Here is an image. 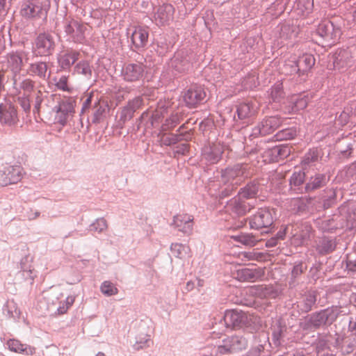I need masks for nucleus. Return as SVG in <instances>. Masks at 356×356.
Returning <instances> with one entry per match:
<instances>
[{
    "label": "nucleus",
    "instance_id": "0e129e2a",
    "mask_svg": "<svg viewBox=\"0 0 356 356\" xmlns=\"http://www.w3.org/2000/svg\"><path fill=\"white\" fill-rule=\"evenodd\" d=\"M143 104V98L142 96H137L132 99L128 101L126 104L129 107L134 113L140 108Z\"/></svg>",
    "mask_w": 356,
    "mask_h": 356
},
{
    "label": "nucleus",
    "instance_id": "a211bd4d",
    "mask_svg": "<svg viewBox=\"0 0 356 356\" xmlns=\"http://www.w3.org/2000/svg\"><path fill=\"white\" fill-rule=\"evenodd\" d=\"M223 320L227 327L236 329L245 324L247 316L241 310L230 309L225 311Z\"/></svg>",
    "mask_w": 356,
    "mask_h": 356
},
{
    "label": "nucleus",
    "instance_id": "0eeeda50",
    "mask_svg": "<svg viewBox=\"0 0 356 356\" xmlns=\"http://www.w3.org/2000/svg\"><path fill=\"white\" fill-rule=\"evenodd\" d=\"M250 228L254 230H265L268 232L269 228L273 225L274 218L271 211L266 207L259 208L248 218Z\"/></svg>",
    "mask_w": 356,
    "mask_h": 356
},
{
    "label": "nucleus",
    "instance_id": "2f4dec72",
    "mask_svg": "<svg viewBox=\"0 0 356 356\" xmlns=\"http://www.w3.org/2000/svg\"><path fill=\"white\" fill-rule=\"evenodd\" d=\"M329 178L325 174L316 173L309 177L305 184V193H309L319 189L328 182Z\"/></svg>",
    "mask_w": 356,
    "mask_h": 356
},
{
    "label": "nucleus",
    "instance_id": "f704fd0d",
    "mask_svg": "<svg viewBox=\"0 0 356 356\" xmlns=\"http://www.w3.org/2000/svg\"><path fill=\"white\" fill-rule=\"evenodd\" d=\"M335 238L323 236L316 245V250L320 255L328 254L335 250L337 248Z\"/></svg>",
    "mask_w": 356,
    "mask_h": 356
},
{
    "label": "nucleus",
    "instance_id": "680f3d73",
    "mask_svg": "<svg viewBox=\"0 0 356 356\" xmlns=\"http://www.w3.org/2000/svg\"><path fill=\"white\" fill-rule=\"evenodd\" d=\"M31 95H22L17 98L19 104L26 113H29L31 111Z\"/></svg>",
    "mask_w": 356,
    "mask_h": 356
},
{
    "label": "nucleus",
    "instance_id": "a19ab883",
    "mask_svg": "<svg viewBox=\"0 0 356 356\" xmlns=\"http://www.w3.org/2000/svg\"><path fill=\"white\" fill-rule=\"evenodd\" d=\"M8 348L13 352L23 353L26 355H31L34 353L35 349L26 344L22 343L17 339H10L7 341Z\"/></svg>",
    "mask_w": 356,
    "mask_h": 356
},
{
    "label": "nucleus",
    "instance_id": "e2e57ef3",
    "mask_svg": "<svg viewBox=\"0 0 356 356\" xmlns=\"http://www.w3.org/2000/svg\"><path fill=\"white\" fill-rule=\"evenodd\" d=\"M33 98L34 99L33 110V114H39L41 104L43 101L42 92L40 90H37L33 94Z\"/></svg>",
    "mask_w": 356,
    "mask_h": 356
},
{
    "label": "nucleus",
    "instance_id": "423d86ee",
    "mask_svg": "<svg viewBox=\"0 0 356 356\" xmlns=\"http://www.w3.org/2000/svg\"><path fill=\"white\" fill-rule=\"evenodd\" d=\"M282 123L283 119L278 115L265 117L252 129L249 138L252 140L258 137L271 134L280 127Z\"/></svg>",
    "mask_w": 356,
    "mask_h": 356
},
{
    "label": "nucleus",
    "instance_id": "ea45409f",
    "mask_svg": "<svg viewBox=\"0 0 356 356\" xmlns=\"http://www.w3.org/2000/svg\"><path fill=\"white\" fill-rule=\"evenodd\" d=\"M18 275L24 280H33L35 275L33 272L31 259L29 256H26L21 259L20 270Z\"/></svg>",
    "mask_w": 356,
    "mask_h": 356
},
{
    "label": "nucleus",
    "instance_id": "dca6fc26",
    "mask_svg": "<svg viewBox=\"0 0 356 356\" xmlns=\"http://www.w3.org/2000/svg\"><path fill=\"white\" fill-rule=\"evenodd\" d=\"M79 56L80 52L77 50L72 48L63 49L57 56L58 67L63 70H70Z\"/></svg>",
    "mask_w": 356,
    "mask_h": 356
},
{
    "label": "nucleus",
    "instance_id": "f3484780",
    "mask_svg": "<svg viewBox=\"0 0 356 356\" xmlns=\"http://www.w3.org/2000/svg\"><path fill=\"white\" fill-rule=\"evenodd\" d=\"M26 73L32 77H37L42 81H47L51 76V70L48 63L37 60L29 63Z\"/></svg>",
    "mask_w": 356,
    "mask_h": 356
},
{
    "label": "nucleus",
    "instance_id": "f03ea898",
    "mask_svg": "<svg viewBox=\"0 0 356 356\" xmlns=\"http://www.w3.org/2000/svg\"><path fill=\"white\" fill-rule=\"evenodd\" d=\"M50 8L49 0H23L20 15L26 19H46Z\"/></svg>",
    "mask_w": 356,
    "mask_h": 356
},
{
    "label": "nucleus",
    "instance_id": "cd10ccee",
    "mask_svg": "<svg viewBox=\"0 0 356 356\" xmlns=\"http://www.w3.org/2000/svg\"><path fill=\"white\" fill-rule=\"evenodd\" d=\"M253 207V204L246 203L243 199L238 197V198L234 197L230 200L225 208L227 211H230L236 216H244Z\"/></svg>",
    "mask_w": 356,
    "mask_h": 356
},
{
    "label": "nucleus",
    "instance_id": "20e7f679",
    "mask_svg": "<svg viewBox=\"0 0 356 356\" xmlns=\"http://www.w3.org/2000/svg\"><path fill=\"white\" fill-rule=\"evenodd\" d=\"M56 46V37L49 32L40 33L32 44L33 56L36 57L49 56L53 54Z\"/></svg>",
    "mask_w": 356,
    "mask_h": 356
},
{
    "label": "nucleus",
    "instance_id": "f257e3e1",
    "mask_svg": "<svg viewBox=\"0 0 356 356\" xmlns=\"http://www.w3.org/2000/svg\"><path fill=\"white\" fill-rule=\"evenodd\" d=\"M341 307L332 305L306 316L300 325L304 330H316L330 327L342 314Z\"/></svg>",
    "mask_w": 356,
    "mask_h": 356
},
{
    "label": "nucleus",
    "instance_id": "f8f14e48",
    "mask_svg": "<svg viewBox=\"0 0 356 356\" xmlns=\"http://www.w3.org/2000/svg\"><path fill=\"white\" fill-rule=\"evenodd\" d=\"M182 97L186 107L195 108L204 102L206 92L202 86L194 84L182 92Z\"/></svg>",
    "mask_w": 356,
    "mask_h": 356
},
{
    "label": "nucleus",
    "instance_id": "b1692460",
    "mask_svg": "<svg viewBox=\"0 0 356 356\" xmlns=\"http://www.w3.org/2000/svg\"><path fill=\"white\" fill-rule=\"evenodd\" d=\"M172 225L179 232L190 235L193 232V218L188 214H178L174 216Z\"/></svg>",
    "mask_w": 356,
    "mask_h": 356
},
{
    "label": "nucleus",
    "instance_id": "1a4fd4ad",
    "mask_svg": "<svg viewBox=\"0 0 356 356\" xmlns=\"http://www.w3.org/2000/svg\"><path fill=\"white\" fill-rule=\"evenodd\" d=\"M146 70L142 62L125 63L120 72V77L128 83H136L143 79Z\"/></svg>",
    "mask_w": 356,
    "mask_h": 356
},
{
    "label": "nucleus",
    "instance_id": "4be33fe9",
    "mask_svg": "<svg viewBox=\"0 0 356 356\" xmlns=\"http://www.w3.org/2000/svg\"><path fill=\"white\" fill-rule=\"evenodd\" d=\"M248 345L246 339L241 336H232L223 340V345L220 346V353H233L245 349Z\"/></svg>",
    "mask_w": 356,
    "mask_h": 356
},
{
    "label": "nucleus",
    "instance_id": "bf43d9fd",
    "mask_svg": "<svg viewBox=\"0 0 356 356\" xmlns=\"http://www.w3.org/2000/svg\"><path fill=\"white\" fill-rule=\"evenodd\" d=\"M236 188V186L231 184H222L217 195L219 196L220 199L228 197L234 194Z\"/></svg>",
    "mask_w": 356,
    "mask_h": 356
},
{
    "label": "nucleus",
    "instance_id": "3c124183",
    "mask_svg": "<svg viewBox=\"0 0 356 356\" xmlns=\"http://www.w3.org/2000/svg\"><path fill=\"white\" fill-rule=\"evenodd\" d=\"M297 135L296 128L290 127L278 131L275 136L276 140H286L293 139Z\"/></svg>",
    "mask_w": 356,
    "mask_h": 356
},
{
    "label": "nucleus",
    "instance_id": "5701e85b",
    "mask_svg": "<svg viewBox=\"0 0 356 356\" xmlns=\"http://www.w3.org/2000/svg\"><path fill=\"white\" fill-rule=\"evenodd\" d=\"M317 294L316 291H309L301 296L296 302V307L300 314H307L316 306Z\"/></svg>",
    "mask_w": 356,
    "mask_h": 356
},
{
    "label": "nucleus",
    "instance_id": "2eb2a0df",
    "mask_svg": "<svg viewBox=\"0 0 356 356\" xmlns=\"http://www.w3.org/2000/svg\"><path fill=\"white\" fill-rule=\"evenodd\" d=\"M19 122L17 111L13 104L10 101H5L0 104V123L1 125L13 127Z\"/></svg>",
    "mask_w": 356,
    "mask_h": 356
},
{
    "label": "nucleus",
    "instance_id": "c9c22d12",
    "mask_svg": "<svg viewBox=\"0 0 356 356\" xmlns=\"http://www.w3.org/2000/svg\"><path fill=\"white\" fill-rule=\"evenodd\" d=\"M13 87L19 93L23 91L22 95H32V92H35V82L30 78L21 79L20 75L17 76V83L13 82Z\"/></svg>",
    "mask_w": 356,
    "mask_h": 356
},
{
    "label": "nucleus",
    "instance_id": "79ce46f5",
    "mask_svg": "<svg viewBox=\"0 0 356 356\" xmlns=\"http://www.w3.org/2000/svg\"><path fill=\"white\" fill-rule=\"evenodd\" d=\"M240 280L246 282H254L263 276V273L259 269L243 268L238 271Z\"/></svg>",
    "mask_w": 356,
    "mask_h": 356
},
{
    "label": "nucleus",
    "instance_id": "09e8293b",
    "mask_svg": "<svg viewBox=\"0 0 356 356\" xmlns=\"http://www.w3.org/2000/svg\"><path fill=\"white\" fill-rule=\"evenodd\" d=\"M156 45L155 50L159 56L165 55L170 49V43L168 42L167 38L165 36H160L158 38L155 42Z\"/></svg>",
    "mask_w": 356,
    "mask_h": 356
},
{
    "label": "nucleus",
    "instance_id": "864d4df0",
    "mask_svg": "<svg viewBox=\"0 0 356 356\" xmlns=\"http://www.w3.org/2000/svg\"><path fill=\"white\" fill-rule=\"evenodd\" d=\"M189 248L181 243H172L170 245V251L172 254L177 257L181 259L187 254Z\"/></svg>",
    "mask_w": 356,
    "mask_h": 356
},
{
    "label": "nucleus",
    "instance_id": "c03bdc74",
    "mask_svg": "<svg viewBox=\"0 0 356 356\" xmlns=\"http://www.w3.org/2000/svg\"><path fill=\"white\" fill-rule=\"evenodd\" d=\"M152 343L149 334L140 333L136 337V342L133 345V348L135 350H140L149 347Z\"/></svg>",
    "mask_w": 356,
    "mask_h": 356
},
{
    "label": "nucleus",
    "instance_id": "c85d7f7f",
    "mask_svg": "<svg viewBox=\"0 0 356 356\" xmlns=\"http://www.w3.org/2000/svg\"><path fill=\"white\" fill-rule=\"evenodd\" d=\"M175 13L174 7L169 3H163L160 6L154 14L156 24L164 25L173 19Z\"/></svg>",
    "mask_w": 356,
    "mask_h": 356
},
{
    "label": "nucleus",
    "instance_id": "393cba45",
    "mask_svg": "<svg viewBox=\"0 0 356 356\" xmlns=\"http://www.w3.org/2000/svg\"><path fill=\"white\" fill-rule=\"evenodd\" d=\"M257 113V108L252 102H242L236 106V111L234 115L233 120L249 121Z\"/></svg>",
    "mask_w": 356,
    "mask_h": 356
},
{
    "label": "nucleus",
    "instance_id": "c756f323",
    "mask_svg": "<svg viewBox=\"0 0 356 356\" xmlns=\"http://www.w3.org/2000/svg\"><path fill=\"white\" fill-rule=\"evenodd\" d=\"M162 118L163 115L160 111H156L151 115H149L148 110L144 111L140 117L136 120V131L140 129V124L144 120L148 119L145 127V131H146L148 129L153 128L158 125Z\"/></svg>",
    "mask_w": 356,
    "mask_h": 356
},
{
    "label": "nucleus",
    "instance_id": "4468645a",
    "mask_svg": "<svg viewBox=\"0 0 356 356\" xmlns=\"http://www.w3.org/2000/svg\"><path fill=\"white\" fill-rule=\"evenodd\" d=\"M64 31L68 36V40L79 44H83L86 40L85 32L86 26L78 22L77 20L72 19L66 22Z\"/></svg>",
    "mask_w": 356,
    "mask_h": 356
},
{
    "label": "nucleus",
    "instance_id": "6e6552de",
    "mask_svg": "<svg viewBox=\"0 0 356 356\" xmlns=\"http://www.w3.org/2000/svg\"><path fill=\"white\" fill-rule=\"evenodd\" d=\"M334 67L340 72H345L351 67H356V47L340 49L334 54Z\"/></svg>",
    "mask_w": 356,
    "mask_h": 356
},
{
    "label": "nucleus",
    "instance_id": "6e6d98bb",
    "mask_svg": "<svg viewBox=\"0 0 356 356\" xmlns=\"http://www.w3.org/2000/svg\"><path fill=\"white\" fill-rule=\"evenodd\" d=\"M101 292L106 296H112L118 293V289L111 281H104L100 286Z\"/></svg>",
    "mask_w": 356,
    "mask_h": 356
},
{
    "label": "nucleus",
    "instance_id": "052dcab7",
    "mask_svg": "<svg viewBox=\"0 0 356 356\" xmlns=\"http://www.w3.org/2000/svg\"><path fill=\"white\" fill-rule=\"evenodd\" d=\"M184 138L183 134H171L168 136H164L162 139L163 145L170 146L175 145L179 141H181Z\"/></svg>",
    "mask_w": 356,
    "mask_h": 356
},
{
    "label": "nucleus",
    "instance_id": "a878e982",
    "mask_svg": "<svg viewBox=\"0 0 356 356\" xmlns=\"http://www.w3.org/2000/svg\"><path fill=\"white\" fill-rule=\"evenodd\" d=\"M265 154L266 156L269 159L270 162H279L290 155L291 148L286 144H282L268 149Z\"/></svg>",
    "mask_w": 356,
    "mask_h": 356
},
{
    "label": "nucleus",
    "instance_id": "5fc2aeb1",
    "mask_svg": "<svg viewBox=\"0 0 356 356\" xmlns=\"http://www.w3.org/2000/svg\"><path fill=\"white\" fill-rule=\"evenodd\" d=\"M325 195L323 197V205L325 209L331 207L336 202L337 194L333 188L325 191Z\"/></svg>",
    "mask_w": 356,
    "mask_h": 356
},
{
    "label": "nucleus",
    "instance_id": "6ab92c4d",
    "mask_svg": "<svg viewBox=\"0 0 356 356\" xmlns=\"http://www.w3.org/2000/svg\"><path fill=\"white\" fill-rule=\"evenodd\" d=\"M22 178V169L19 165L7 166L0 171V185L7 186L17 183Z\"/></svg>",
    "mask_w": 356,
    "mask_h": 356
},
{
    "label": "nucleus",
    "instance_id": "7c9ffc66",
    "mask_svg": "<svg viewBox=\"0 0 356 356\" xmlns=\"http://www.w3.org/2000/svg\"><path fill=\"white\" fill-rule=\"evenodd\" d=\"M260 190V184L258 181L253 180L247 183L238 191L237 195L240 199H255L258 196Z\"/></svg>",
    "mask_w": 356,
    "mask_h": 356
},
{
    "label": "nucleus",
    "instance_id": "473e14b6",
    "mask_svg": "<svg viewBox=\"0 0 356 356\" xmlns=\"http://www.w3.org/2000/svg\"><path fill=\"white\" fill-rule=\"evenodd\" d=\"M168 65L172 72L175 73V75H176V73L184 72L191 67V63L181 53L175 54Z\"/></svg>",
    "mask_w": 356,
    "mask_h": 356
},
{
    "label": "nucleus",
    "instance_id": "de8ad7c7",
    "mask_svg": "<svg viewBox=\"0 0 356 356\" xmlns=\"http://www.w3.org/2000/svg\"><path fill=\"white\" fill-rule=\"evenodd\" d=\"M299 70L296 57H291L286 60L282 68V73L285 74H298L299 75Z\"/></svg>",
    "mask_w": 356,
    "mask_h": 356
},
{
    "label": "nucleus",
    "instance_id": "4d7b16f0",
    "mask_svg": "<svg viewBox=\"0 0 356 356\" xmlns=\"http://www.w3.org/2000/svg\"><path fill=\"white\" fill-rule=\"evenodd\" d=\"M107 222L104 218H99L95 220L89 226V230L93 232L102 233L107 229Z\"/></svg>",
    "mask_w": 356,
    "mask_h": 356
},
{
    "label": "nucleus",
    "instance_id": "338daca9",
    "mask_svg": "<svg viewBox=\"0 0 356 356\" xmlns=\"http://www.w3.org/2000/svg\"><path fill=\"white\" fill-rule=\"evenodd\" d=\"M293 210L299 215L305 213L307 210V202L302 199L296 200L293 204Z\"/></svg>",
    "mask_w": 356,
    "mask_h": 356
},
{
    "label": "nucleus",
    "instance_id": "aec40b11",
    "mask_svg": "<svg viewBox=\"0 0 356 356\" xmlns=\"http://www.w3.org/2000/svg\"><path fill=\"white\" fill-rule=\"evenodd\" d=\"M24 52L22 51H12L7 56L8 67L12 72V80L15 83H17V76L19 75L24 65Z\"/></svg>",
    "mask_w": 356,
    "mask_h": 356
},
{
    "label": "nucleus",
    "instance_id": "bb28decb",
    "mask_svg": "<svg viewBox=\"0 0 356 356\" xmlns=\"http://www.w3.org/2000/svg\"><path fill=\"white\" fill-rule=\"evenodd\" d=\"M149 29L145 26H136L131 35L133 45L137 49H143L148 43Z\"/></svg>",
    "mask_w": 356,
    "mask_h": 356
},
{
    "label": "nucleus",
    "instance_id": "72a5a7b5",
    "mask_svg": "<svg viewBox=\"0 0 356 356\" xmlns=\"http://www.w3.org/2000/svg\"><path fill=\"white\" fill-rule=\"evenodd\" d=\"M305 180V173L303 171L299 170L293 172L289 178L290 190L296 194L305 193V185H303Z\"/></svg>",
    "mask_w": 356,
    "mask_h": 356
},
{
    "label": "nucleus",
    "instance_id": "e433bc0d",
    "mask_svg": "<svg viewBox=\"0 0 356 356\" xmlns=\"http://www.w3.org/2000/svg\"><path fill=\"white\" fill-rule=\"evenodd\" d=\"M298 67L300 68L299 76L306 74L314 65L315 58L312 54H304L296 58Z\"/></svg>",
    "mask_w": 356,
    "mask_h": 356
},
{
    "label": "nucleus",
    "instance_id": "a18cd8bd",
    "mask_svg": "<svg viewBox=\"0 0 356 356\" xmlns=\"http://www.w3.org/2000/svg\"><path fill=\"white\" fill-rule=\"evenodd\" d=\"M233 238L236 241L250 247L254 246L258 241V239L252 234L248 233H241L234 236Z\"/></svg>",
    "mask_w": 356,
    "mask_h": 356
},
{
    "label": "nucleus",
    "instance_id": "49530a36",
    "mask_svg": "<svg viewBox=\"0 0 356 356\" xmlns=\"http://www.w3.org/2000/svg\"><path fill=\"white\" fill-rule=\"evenodd\" d=\"M270 97L273 102H279L284 98V92L282 81H277L270 88Z\"/></svg>",
    "mask_w": 356,
    "mask_h": 356
},
{
    "label": "nucleus",
    "instance_id": "603ef678",
    "mask_svg": "<svg viewBox=\"0 0 356 356\" xmlns=\"http://www.w3.org/2000/svg\"><path fill=\"white\" fill-rule=\"evenodd\" d=\"M134 112L127 105L121 110L118 124V127L122 128L125 123L129 121L134 115Z\"/></svg>",
    "mask_w": 356,
    "mask_h": 356
},
{
    "label": "nucleus",
    "instance_id": "7ed1b4c3",
    "mask_svg": "<svg viewBox=\"0 0 356 356\" xmlns=\"http://www.w3.org/2000/svg\"><path fill=\"white\" fill-rule=\"evenodd\" d=\"M289 228H291V242L296 246L307 245L314 237V230L308 221H294L289 225Z\"/></svg>",
    "mask_w": 356,
    "mask_h": 356
},
{
    "label": "nucleus",
    "instance_id": "69168bd1",
    "mask_svg": "<svg viewBox=\"0 0 356 356\" xmlns=\"http://www.w3.org/2000/svg\"><path fill=\"white\" fill-rule=\"evenodd\" d=\"M346 226L350 229H356V211L353 210H347L346 216Z\"/></svg>",
    "mask_w": 356,
    "mask_h": 356
},
{
    "label": "nucleus",
    "instance_id": "9d476101",
    "mask_svg": "<svg viewBox=\"0 0 356 356\" xmlns=\"http://www.w3.org/2000/svg\"><path fill=\"white\" fill-rule=\"evenodd\" d=\"M340 35V29L336 28L330 21L319 24L316 31V35L320 38V42L327 46L334 44L339 39Z\"/></svg>",
    "mask_w": 356,
    "mask_h": 356
},
{
    "label": "nucleus",
    "instance_id": "774afa93",
    "mask_svg": "<svg viewBox=\"0 0 356 356\" xmlns=\"http://www.w3.org/2000/svg\"><path fill=\"white\" fill-rule=\"evenodd\" d=\"M307 269V266L301 261L296 263L291 270V277L293 279H296Z\"/></svg>",
    "mask_w": 356,
    "mask_h": 356
},
{
    "label": "nucleus",
    "instance_id": "ddd939ff",
    "mask_svg": "<svg viewBox=\"0 0 356 356\" xmlns=\"http://www.w3.org/2000/svg\"><path fill=\"white\" fill-rule=\"evenodd\" d=\"M224 152L223 146L220 143H207L201 150L202 161L209 165L218 163Z\"/></svg>",
    "mask_w": 356,
    "mask_h": 356
},
{
    "label": "nucleus",
    "instance_id": "58836bf2",
    "mask_svg": "<svg viewBox=\"0 0 356 356\" xmlns=\"http://www.w3.org/2000/svg\"><path fill=\"white\" fill-rule=\"evenodd\" d=\"M93 115L92 118V122L93 124H99L105 117L108 108V105L99 100H96L92 106Z\"/></svg>",
    "mask_w": 356,
    "mask_h": 356
},
{
    "label": "nucleus",
    "instance_id": "8fccbe9b",
    "mask_svg": "<svg viewBox=\"0 0 356 356\" xmlns=\"http://www.w3.org/2000/svg\"><path fill=\"white\" fill-rule=\"evenodd\" d=\"M286 330L280 323L273 325L272 327V341L275 346L281 344V339L284 336V331Z\"/></svg>",
    "mask_w": 356,
    "mask_h": 356
},
{
    "label": "nucleus",
    "instance_id": "4c0bfd02",
    "mask_svg": "<svg viewBox=\"0 0 356 356\" xmlns=\"http://www.w3.org/2000/svg\"><path fill=\"white\" fill-rule=\"evenodd\" d=\"M73 74L81 76L85 80L90 81L92 77V66L89 61L82 60L74 65Z\"/></svg>",
    "mask_w": 356,
    "mask_h": 356
},
{
    "label": "nucleus",
    "instance_id": "39448f33",
    "mask_svg": "<svg viewBox=\"0 0 356 356\" xmlns=\"http://www.w3.org/2000/svg\"><path fill=\"white\" fill-rule=\"evenodd\" d=\"M250 175V166L247 163H236L229 165L220 172L222 184H231L238 186L243 180Z\"/></svg>",
    "mask_w": 356,
    "mask_h": 356
},
{
    "label": "nucleus",
    "instance_id": "37998d69",
    "mask_svg": "<svg viewBox=\"0 0 356 356\" xmlns=\"http://www.w3.org/2000/svg\"><path fill=\"white\" fill-rule=\"evenodd\" d=\"M321 158V152L317 148L309 149L302 159L301 164L303 166H312Z\"/></svg>",
    "mask_w": 356,
    "mask_h": 356
},
{
    "label": "nucleus",
    "instance_id": "13d9d810",
    "mask_svg": "<svg viewBox=\"0 0 356 356\" xmlns=\"http://www.w3.org/2000/svg\"><path fill=\"white\" fill-rule=\"evenodd\" d=\"M181 117L178 113H172L165 120L162 127L163 130H168L176 127L181 121Z\"/></svg>",
    "mask_w": 356,
    "mask_h": 356
},
{
    "label": "nucleus",
    "instance_id": "412c9836",
    "mask_svg": "<svg viewBox=\"0 0 356 356\" xmlns=\"http://www.w3.org/2000/svg\"><path fill=\"white\" fill-rule=\"evenodd\" d=\"M250 293L260 299H275L280 291L273 285H254L250 288Z\"/></svg>",
    "mask_w": 356,
    "mask_h": 356
},
{
    "label": "nucleus",
    "instance_id": "9b49d317",
    "mask_svg": "<svg viewBox=\"0 0 356 356\" xmlns=\"http://www.w3.org/2000/svg\"><path fill=\"white\" fill-rule=\"evenodd\" d=\"M76 101L72 98H63L58 102L53 110L56 112L55 120L62 126H65L74 113Z\"/></svg>",
    "mask_w": 356,
    "mask_h": 356
}]
</instances>
